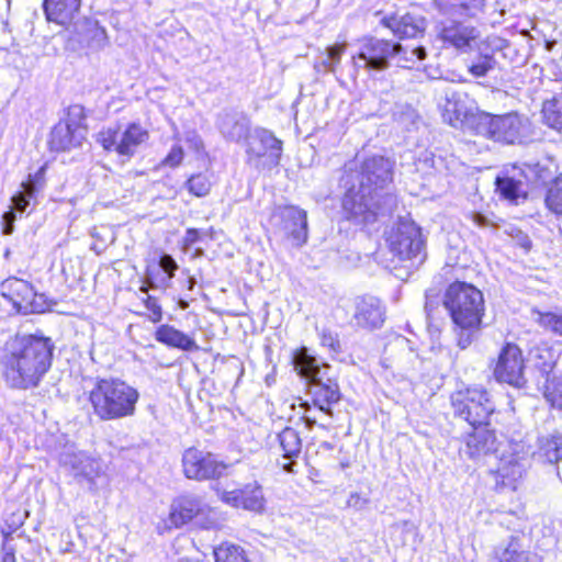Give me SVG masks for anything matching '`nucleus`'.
Segmentation results:
<instances>
[{"mask_svg":"<svg viewBox=\"0 0 562 562\" xmlns=\"http://www.w3.org/2000/svg\"><path fill=\"white\" fill-rule=\"evenodd\" d=\"M525 467L518 461L517 458L510 457L508 460H502L497 473L503 480L508 483H514L522 476Z\"/></svg>","mask_w":562,"mask_h":562,"instance_id":"c9c22d12","label":"nucleus"},{"mask_svg":"<svg viewBox=\"0 0 562 562\" xmlns=\"http://www.w3.org/2000/svg\"><path fill=\"white\" fill-rule=\"evenodd\" d=\"M147 296L144 300L146 308L151 313L150 319L154 323H158L162 318V311L160 305L157 303V300L154 296L148 295V292L145 293Z\"/></svg>","mask_w":562,"mask_h":562,"instance_id":"de8ad7c7","label":"nucleus"},{"mask_svg":"<svg viewBox=\"0 0 562 562\" xmlns=\"http://www.w3.org/2000/svg\"><path fill=\"white\" fill-rule=\"evenodd\" d=\"M524 124L516 113L505 115L482 114L479 119L477 131L480 134L506 144H515L520 140Z\"/></svg>","mask_w":562,"mask_h":562,"instance_id":"ddd939ff","label":"nucleus"},{"mask_svg":"<svg viewBox=\"0 0 562 562\" xmlns=\"http://www.w3.org/2000/svg\"><path fill=\"white\" fill-rule=\"evenodd\" d=\"M525 364L521 350L514 344H506L498 356L494 368V376L498 382L522 389L527 384L524 374Z\"/></svg>","mask_w":562,"mask_h":562,"instance_id":"2eb2a0df","label":"nucleus"},{"mask_svg":"<svg viewBox=\"0 0 562 562\" xmlns=\"http://www.w3.org/2000/svg\"><path fill=\"white\" fill-rule=\"evenodd\" d=\"M468 435L463 452L471 459H479L496 450V437L494 431L486 426L473 427Z\"/></svg>","mask_w":562,"mask_h":562,"instance_id":"393cba45","label":"nucleus"},{"mask_svg":"<svg viewBox=\"0 0 562 562\" xmlns=\"http://www.w3.org/2000/svg\"><path fill=\"white\" fill-rule=\"evenodd\" d=\"M221 499L233 507L256 513L263 510L266 503L262 488L257 482L234 491H224L221 494Z\"/></svg>","mask_w":562,"mask_h":562,"instance_id":"a211bd4d","label":"nucleus"},{"mask_svg":"<svg viewBox=\"0 0 562 562\" xmlns=\"http://www.w3.org/2000/svg\"><path fill=\"white\" fill-rule=\"evenodd\" d=\"M302 419L307 429H312L316 425V419L311 416H303Z\"/></svg>","mask_w":562,"mask_h":562,"instance_id":"052dcab7","label":"nucleus"},{"mask_svg":"<svg viewBox=\"0 0 562 562\" xmlns=\"http://www.w3.org/2000/svg\"><path fill=\"white\" fill-rule=\"evenodd\" d=\"M535 456L539 460L550 464L558 463L562 460V435L554 432L540 437Z\"/></svg>","mask_w":562,"mask_h":562,"instance_id":"7c9ffc66","label":"nucleus"},{"mask_svg":"<svg viewBox=\"0 0 562 562\" xmlns=\"http://www.w3.org/2000/svg\"><path fill=\"white\" fill-rule=\"evenodd\" d=\"M460 95L457 92H451L446 97L445 111L447 113L454 114L456 119H459L463 114V110L460 106Z\"/></svg>","mask_w":562,"mask_h":562,"instance_id":"c03bdc74","label":"nucleus"},{"mask_svg":"<svg viewBox=\"0 0 562 562\" xmlns=\"http://www.w3.org/2000/svg\"><path fill=\"white\" fill-rule=\"evenodd\" d=\"M281 231L292 239L293 245L302 246L307 240V215L302 209L288 205L280 209Z\"/></svg>","mask_w":562,"mask_h":562,"instance_id":"6ab92c4d","label":"nucleus"},{"mask_svg":"<svg viewBox=\"0 0 562 562\" xmlns=\"http://www.w3.org/2000/svg\"><path fill=\"white\" fill-rule=\"evenodd\" d=\"M451 404L456 416L472 427L487 426L495 405L483 389H468L452 394Z\"/></svg>","mask_w":562,"mask_h":562,"instance_id":"6e6552de","label":"nucleus"},{"mask_svg":"<svg viewBox=\"0 0 562 562\" xmlns=\"http://www.w3.org/2000/svg\"><path fill=\"white\" fill-rule=\"evenodd\" d=\"M393 116L397 124L407 131L414 127L419 120L418 113L409 104L396 105Z\"/></svg>","mask_w":562,"mask_h":562,"instance_id":"58836bf2","label":"nucleus"},{"mask_svg":"<svg viewBox=\"0 0 562 562\" xmlns=\"http://www.w3.org/2000/svg\"><path fill=\"white\" fill-rule=\"evenodd\" d=\"M321 342L324 347H328L333 351H338L340 348L339 341L330 331L323 330L321 334Z\"/></svg>","mask_w":562,"mask_h":562,"instance_id":"3c124183","label":"nucleus"},{"mask_svg":"<svg viewBox=\"0 0 562 562\" xmlns=\"http://www.w3.org/2000/svg\"><path fill=\"white\" fill-rule=\"evenodd\" d=\"M400 43L373 36L358 42V52L352 56L356 68L383 71L391 65L392 57L398 53Z\"/></svg>","mask_w":562,"mask_h":562,"instance_id":"9d476101","label":"nucleus"},{"mask_svg":"<svg viewBox=\"0 0 562 562\" xmlns=\"http://www.w3.org/2000/svg\"><path fill=\"white\" fill-rule=\"evenodd\" d=\"M458 15L438 14L435 21V37L441 43V48H453L465 53L472 48L480 32L472 24L459 20Z\"/></svg>","mask_w":562,"mask_h":562,"instance_id":"1a4fd4ad","label":"nucleus"},{"mask_svg":"<svg viewBox=\"0 0 562 562\" xmlns=\"http://www.w3.org/2000/svg\"><path fill=\"white\" fill-rule=\"evenodd\" d=\"M382 23L401 40L415 38L423 35L427 27L426 19L423 15L411 12L401 16H385L382 19Z\"/></svg>","mask_w":562,"mask_h":562,"instance_id":"aec40b11","label":"nucleus"},{"mask_svg":"<svg viewBox=\"0 0 562 562\" xmlns=\"http://www.w3.org/2000/svg\"><path fill=\"white\" fill-rule=\"evenodd\" d=\"M215 562H248L240 547L223 543L214 549Z\"/></svg>","mask_w":562,"mask_h":562,"instance_id":"e433bc0d","label":"nucleus"},{"mask_svg":"<svg viewBox=\"0 0 562 562\" xmlns=\"http://www.w3.org/2000/svg\"><path fill=\"white\" fill-rule=\"evenodd\" d=\"M496 189L504 198L516 201L521 193L522 183L510 177H497Z\"/></svg>","mask_w":562,"mask_h":562,"instance_id":"4c0bfd02","label":"nucleus"},{"mask_svg":"<svg viewBox=\"0 0 562 562\" xmlns=\"http://www.w3.org/2000/svg\"><path fill=\"white\" fill-rule=\"evenodd\" d=\"M247 151L257 157H268L271 164L278 165L282 154V142L270 131L257 128L249 138Z\"/></svg>","mask_w":562,"mask_h":562,"instance_id":"412c9836","label":"nucleus"},{"mask_svg":"<svg viewBox=\"0 0 562 562\" xmlns=\"http://www.w3.org/2000/svg\"><path fill=\"white\" fill-rule=\"evenodd\" d=\"M501 562H542L537 555L528 554L519 550L516 542H510L503 551Z\"/></svg>","mask_w":562,"mask_h":562,"instance_id":"a19ab883","label":"nucleus"},{"mask_svg":"<svg viewBox=\"0 0 562 562\" xmlns=\"http://www.w3.org/2000/svg\"><path fill=\"white\" fill-rule=\"evenodd\" d=\"M54 342L42 335H16L1 356L2 375L12 389L36 387L52 366Z\"/></svg>","mask_w":562,"mask_h":562,"instance_id":"f03ea898","label":"nucleus"},{"mask_svg":"<svg viewBox=\"0 0 562 562\" xmlns=\"http://www.w3.org/2000/svg\"><path fill=\"white\" fill-rule=\"evenodd\" d=\"M278 441L285 459L294 460L302 451V440L299 432L291 427H285L278 434Z\"/></svg>","mask_w":562,"mask_h":562,"instance_id":"2f4dec72","label":"nucleus"},{"mask_svg":"<svg viewBox=\"0 0 562 562\" xmlns=\"http://www.w3.org/2000/svg\"><path fill=\"white\" fill-rule=\"evenodd\" d=\"M86 33L83 41L92 48H102L108 43V35L104 27L100 26L98 22L88 20L85 23Z\"/></svg>","mask_w":562,"mask_h":562,"instance_id":"f704fd0d","label":"nucleus"},{"mask_svg":"<svg viewBox=\"0 0 562 562\" xmlns=\"http://www.w3.org/2000/svg\"><path fill=\"white\" fill-rule=\"evenodd\" d=\"M85 119V110L79 104H74L68 108L67 119L64 121L66 124H74L77 127H83L81 121Z\"/></svg>","mask_w":562,"mask_h":562,"instance_id":"a18cd8bd","label":"nucleus"},{"mask_svg":"<svg viewBox=\"0 0 562 562\" xmlns=\"http://www.w3.org/2000/svg\"><path fill=\"white\" fill-rule=\"evenodd\" d=\"M0 292L19 313H42L46 310L44 295L37 294L25 280L9 278L0 284Z\"/></svg>","mask_w":562,"mask_h":562,"instance_id":"4468645a","label":"nucleus"},{"mask_svg":"<svg viewBox=\"0 0 562 562\" xmlns=\"http://www.w3.org/2000/svg\"><path fill=\"white\" fill-rule=\"evenodd\" d=\"M64 463L69 465L75 476L86 479L90 484H94V479L101 472L100 462L87 454L79 452L74 454H66Z\"/></svg>","mask_w":562,"mask_h":562,"instance_id":"c85d7f7f","label":"nucleus"},{"mask_svg":"<svg viewBox=\"0 0 562 562\" xmlns=\"http://www.w3.org/2000/svg\"><path fill=\"white\" fill-rule=\"evenodd\" d=\"M346 504H347V507H349V508H353L356 510H362L369 504V499L367 497L361 496L357 492H352V493H350Z\"/></svg>","mask_w":562,"mask_h":562,"instance_id":"8fccbe9b","label":"nucleus"},{"mask_svg":"<svg viewBox=\"0 0 562 562\" xmlns=\"http://www.w3.org/2000/svg\"><path fill=\"white\" fill-rule=\"evenodd\" d=\"M148 138L147 130L137 123H131L123 131L113 127L101 131L97 136V142L108 151L113 150L120 156L131 158Z\"/></svg>","mask_w":562,"mask_h":562,"instance_id":"f8f14e48","label":"nucleus"},{"mask_svg":"<svg viewBox=\"0 0 562 562\" xmlns=\"http://www.w3.org/2000/svg\"><path fill=\"white\" fill-rule=\"evenodd\" d=\"M542 117L546 125L562 133V94L543 102Z\"/></svg>","mask_w":562,"mask_h":562,"instance_id":"473e14b6","label":"nucleus"},{"mask_svg":"<svg viewBox=\"0 0 562 562\" xmlns=\"http://www.w3.org/2000/svg\"><path fill=\"white\" fill-rule=\"evenodd\" d=\"M138 398V391L120 379H100L89 392L93 413L104 422L133 416Z\"/></svg>","mask_w":562,"mask_h":562,"instance_id":"20e7f679","label":"nucleus"},{"mask_svg":"<svg viewBox=\"0 0 562 562\" xmlns=\"http://www.w3.org/2000/svg\"><path fill=\"white\" fill-rule=\"evenodd\" d=\"M346 49V44H336L333 46L327 47L326 57L329 59V61H333V65L335 68L340 64L341 55L344 54Z\"/></svg>","mask_w":562,"mask_h":562,"instance_id":"09e8293b","label":"nucleus"},{"mask_svg":"<svg viewBox=\"0 0 562 562\" xmlns=\"http://www.w3.org/2000/svg\"><path fill=\"white\" fill-rule=\"evenodd\" d=\"M426 56L427 52L424 46L408 48L400 44L398 53L392 57V60H395L398 67L411 69L417 60H423Z\"/></svg>","mask_w":562,"mask_h":562,"instance_id":"72a5a7b5","label":"nucleus"},{"mask_svg":"<svg viewBox=\"0 0 562 562\" xmlns=\"http://www.w3.org/2000/svg\"><path fill=\"white\" fill-rule=\"evenodd\" d=\"M177 269L178 265L175 261V259L170 255H162L159 259V263L158 267L156 268V271L157 273H160L162 271L164 273H166V276L156 280L154 276V270L148 268L145 274V284L139 288V291L142 293H147L149 289L169 286V282L173 278L175 271Z\"/></svg>","mask_w":562,"mask_h":562,"instance_id":"cd10ccee","label":"nucleus"},{"mask_svg":"<svg viewBox=\"0 0 562 562\" xmlns=\"http://www.w3.org/2000/svg\"><path fill=\"white\" fill-rule=\"evenodd\" d=\"M43 7L48 21L67 25L79 14L81 0H44Z\"/></svg>","mask_w":562,"mask_h":562,"instance_id":"a878e982","label":"nucleus"},{"mask_svg":"<svg viewBox=\"0 0 562 562\" xmlns=\"http://www.w3.org/2000/svg\"><path fill=\"white\" fill-rule=\"evenodd\" d=\"M547 397L552 402L553 406L562 408V394L558 395L557 390L549 391Z\"/></svg>","mask_w":562,"mask_h":562,"instance_id":"13d9d810","label":"nucleus"},{"mask_svg":"<svg viewBox=\"0 0 562 562\" xmlns=\"http://www.w3.org/2000/svg\"><path fill=\"white\" fill-rule=\"evenodd\" d=\"M503 40L497 36H488L481 42L477 54L468 65V72L474 78H485L498 68V61L494 53L503 48Z\"/></svg>","mask_w":562,"mask_h":562,"instance_id":"f3484780","label":"nucleus"},{"mask_svg":"<svg viewBox=\"0 0 562 562\" xmlns=\"http://www.w3.org/2000/svg\"><path fill=\"white\" fill-rule=\"evenodd\" d=\"M44 182V167L40 168L34 175H30L27 180L22 182V190L12 196V210L3 214L5 222L3 234L10 235L13 232L14 212L24 213L34 199L35 192L42 188Z\"/></svg>","mask_w":562,"mask_h":562,"instance_id":"dca6fc26","label":"nucleus"},{"mask_svg":"<svg viewBox=\"0 0 562 562\" xmlns=\"http://www.w3.org/2000/svg\"><path fill=\"white\" fill-rule=\"evenodd\" d=\"M549 324L555 334L562 336V313L551 315L549 318Z\"/></svg>","mask_w":562,"mask_h":562,"instance_id":"864d4df0","label":"nucleus"},{"mask_svg":"<svg viewBox=\"0 0 562 562\" xmlns=\"http://www.w3.org/2000/svg\"><path fill=\"white\" fill-rule=\"evenodd\" d=\"M203 255H204L203 249H201V248L195 249V254H194L195 257H200V256H203Z\"/></svg>","mask_w":562,"mask_h":562,"instance_id":"e2e57ef3","label":"nucleus"},{"mask_svg":"<svg viewBox=\"0 0 562 562\" xmlns=\"http://www.w3.org/2000/svg\"><path fill=\"white\" fill-rule=\"evenodd\" d=\"M353 319L362 328L373 329L384 322V308L379 299L374 296H360L355 301Z\"/></svg>","mask_w":562,"mask_h":562,"instance_id":"4be33fe9","label":"nucleus"},{"mask_svg":"<svg viewBox=\"0 0 562 562\" xmlns=\"http://www.w3.org/2000/svg\"><path fill=\"white\" fill-rule=\"evenodd\" d=\"M2 562H15V552L13 547L2 543Z\"/></svg>","mask_w":562,"mask_h":562,"instance_id":"4d7b16f0","label":"nucleus"},{"mask_svg":"<svg viewBox=\"0 0 562 562\" xmlns=\"http://www.w3.org/2000/svg\"><path fill=\"white\" fill-rule=\"evenodd\" d=\"M293 465H294V463H293V462H289V463L283 464V469H284L286 472H292V471H293Z\"/></svg>","mask_w":562,"mask_h":562,"instance_id":"680f3d73","label":"nucleus"},{"mask_svg":"<svg viewBox=\"0 0 562 562\" xmlns=\"http://www.w3.org/2000/svg\"><path fill=\"white\" fill-rule=\"evenodd\" d=\"M470 217L473 221V223L475 225H477L479 227H487V226L492 225L490 220L482 213L472 212L470 214Z\"/></svg>","mask_w":562,"mask_h":562,"instance_id":"6e6d98bb","label":"nucleus"},{"mask_svg":"<svg viewBox=\"0 0 562 562\" xmlns=\"http://www.w3.org/2000/svg\"><path fill=\"white\" fill-rule=\"evenodd\" d=\"M228 464L212 452L191 447L182 454L183 474L189 480H218L226 475Z\"/></svg>","mask_w":562,"mask_h":562,"instance_id":"9b49d317","label":"nucleus"},{"mask_svg":"<svg viewBox=\"0 0 562 562\" xmlns=\"http://www.w3.org/2000/svg\"><path fill=\"white\" fill-rule=\"evenodd\" d=\"M189 282H190V286H189V288H190V289H192V286H193V284H194V280L191 278V279L189 280Z\"/></svg>","mask_w":562,"mask_h":562,"instance_id":"0e129e2a","label":"nucleus"},{"mask_svg":"<svg viewBox=\"0 0 562 562\" xmlns=\"http://www.w3.org/2000/svg\"><path fill=\"white\" fill-rule=\"evenodd\" d=\"M443 305L457 327L458 346L468 348L480 329L484 314L482 292L465 282H454L446 290Z\"/></svg>","mask_w":562,"mask_h":562,"instance_id":"7ed1b4c3","label":"nucleus"},{"mask_svg":"<svg viewBox=\"0 0 562 562\" xmlns=\"http://www.w3.org/2000/svg\"><path fill=\"white\" fill-rule=\"evenodd\" d=\"M546 204L557 214H562V176L557 178L547 192Z\"/></svg>","mask_w":562,"mask_h":562,"instance_id":"ea45409f","label":"nucleus"},{"mask_svg":"<svg viewBox=\"0 0 562 562\" xmlns=\"http://www.w3.org/2000/svg\"><path fill=\"white\" fill-rule=\"evenodd\" d=\"M314 68L317 72H323V74L336 72V68L333 65V61H329V59L327 57H324L319 61L315 63Z\"/></svg>","mask_w":562,"mask_h":562,"instance_id":"603ef678","label":"nucleus"},{"mask_svg":"<svg viewBox=\"0 0 562 562\" xmlns=\"http://www.w3.org/2000/svg\"><path fill=\"white\" fill-rule=\"evenodd\" d=\"M438 14L474 18L483 11L484 0H434Z\"/></svg>","mask_w":562,"mask_h":562,"instance_id":"bb28decb","label":"nucleus"},{"mask_svg":"<svg viewBox=\"0 0 562 562\" xmlns=\"http://www.w3.org/2000/svg\"><path fill=\"white\" fill-rule=\"evenodd\" d=\"M536 168H537V170H536L537 177H538L539 179H541L542 181H546L548 178H550V177H551V175H549V173H548V175H546V173H544V172L547 171V169H546V168L540 167V165H539V164H537V165H536Z\"/></svg>","mask_w":562,"mask_h":562,"instance_id":"bf43d9fd","label":"nucleus"},{"mask_svg":"<svg viewBox=\"0 0 562 562\" xmlns=\"http://www.w3.org/2000/svg\"><path fill=\"white\" fill-rule=\"evenodd\" d=\"M217 128L227 140L239 143L249 133V120L239 112L224 110L217 116Z\"/></svg>","mask_w":562,"mask_h":562,"instance_id":"b1692460","label":"nucleus"},{"mask_svg":"<svg viewBox=\"0 0 562 562\" xmlns=\"http://www.w3.org/2000/svg\"><path fill=\"white\" fill-rule=\"evenodd\" d=\"M392 177L393 164L383 156L346 164L340 186L345 189L342 210L347 218L356 224H370L390 215L397 205L396 196L387 191Z\"/></svg>","mask_w":562,"mask_h":562,"instance_id":"f257e3e1","label":"nucleus"},{"mask_svg":"<svg viewBox=\"0 0 562 562\" xmlns=\"http://www.w3.org/2000/svg\"><path fill=\"white\" fill-rule=\"evenodd\" d=\"M86 139V128L58 122L50 132L49 147L55 151H65L81 146Z\"/></svg>","mask_w":562,"mask_h":562,"instance_id":"5701e85b","label":"nucleus"},{"mask_svg":"<svg viewBox=\"0 0 562 562\" xmlns=\"http://www.w3.org/2000/svg\"><path fill=\"white\" fill-rule=\"evenodd\" d=\"M200 144H201V139L198 138L195 145L199 146Z\"/></svg>","mask_w":562,"mask_h":562,"instance_id":"69168bd1","label":"nucleus"},{"mask_svg":"<svg viewBox=\"0 0 562 562\" xmlns=\"http://www.w3.org/2000/svg\"><path fill=\"white\" fill-rule=\"evenodd\" d=\"M183 159V149L181 146L175 145L170 149L169 154L162 160V165L171 168L178 167Z\"/></svg>","mask_w":562,"mask_h":562,"instance_id":"49530a36","label":"nucleus"},{"mask_svg":"<svg viewBox=\"0 0 562 562\" xmlns=\"http://www.w3.org/2000/svg\"><path fill=\"white\" fill-rule=\"evenodd\" d=\"M27 515V512H25L24 516L14 513L8 519H5L4 526L1 528L3 543L8 544V542L12 539V535L24 525V517Z\"/></svg>","mask_w":562,"mask_h":562,"instance_id":"37998d69","label":"nucleus"},{"mask_svg":"<svg viewBox=\"0 0 562 562\" xmlns=\"http://www.w3.org/2000/svg\"><path fill=\"white\" fill-rule=\"evenodd\" d=\"M157 341L165 344L170 347H175L184 351H196L199 346L193 338L189 337L184 333L176 329L170 325H161L155 333Z\"/></svg>","mask_w":562,"mask_h":562,"instance_id":"c756f323","label":"nucleus"},{"mask_svg":"<svg viewBox=\"0 0 562 562\" xmlns=\"http://www.w3.org/2000/svg\"><path fill=\"white\" fill-rule=\"evenodd\" d=\"M385 241L390 252L398 261H409V267H417L426 259L425 240L420 227L414 222L398 221L385 232Z\"/></svg>","mask_w":562,"mask_h":562,"instance_id":"423d86ee","label":"nucleus"},{"mask_svg":"<svg viewBox=\"0 0 562 562\" xmlns=\"http://www.w3.org/2000/svg\"><path fill=\"white\" fill-rule=\"evenodd\" d=\"M193 521L199 528L211 530L222 526L220 513L196 495H181L171 506L167 522L179 528Z\"/></svg>","mask_w":562,"mask_h":562,"instance_id":"0eeeda50","label":"nucleus"},{"mask_svg":"<svg viewBox=\"0 0 562 562\" xmlns=\"http://www.w3.org/2000/svg\"><path fill=\"white\" fill-rule=\"evenodd\" d=\"M187 188L195 196H205L211 190V181L203 173L193 175L187 181Z\"/></svg>","mask_w":562,"mask_h":562,"instance_id":"79ce46f5","label":"nucleus"},{"mask_svg":"<svg viewBox=\"0 0 562 562\" xmlns=\"http://www.w3.org/2000/svg\"><path fill=\"white\" fill-rule=\"evenodd\" d=\"M292 363L297 374L307 381L314 405L325 414L333 415L330 405L340 400L341 393L336 379L329 374L330 367L326 363L321 366L306 347L293 353Z\"/></svg>","mask_w":562,"mask_h":562,"instance_id":"39448f33","label":"nucleus"},{"mask_svg":"<svg viewBox=\"0 0 562 562\" xmlns=\"http://www.w3.org/2000/svg\"><path fill=\"white\" fill-rule=\"evenodd\" d=\"M200 238V232L195 228H189L186 232L183 241L187 247L195 244L198 239Z\"/></svg>","mask_w":562,"mask_h":562,"instance_id":"5fc2aeb1","label":"nucleus"}]
</instances>
